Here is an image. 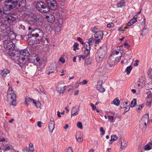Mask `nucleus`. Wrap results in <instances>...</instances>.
I'll use <instances>...</instances> for the list:
<instances>
[{
    "label": "nucleus",
    "mask_w": 152,
    "mask_h": 152,
    "mask_svg": "<svg viewBox=\"0 0 152 152\" xmlns=\"http://www.w3.org/2000/svg\"><path fill=\"white\" fill-rule=\"evenodd\" d=\"M48 7L42 1L38 2L36 4V8L43 13L49 12L50 10H55L57 8V3L55 0H46Z\"/></svg>",
    "instance_id": "obj_1"
},
{
    "label": "nucleus",
    "mask_w": 152,
    "mask_h": 152,
    "mask_svg": "<svg viewBox=\"0 0 152 152\" xmlns=\"http://www.w3.org/2000/svg\"><path fill=\"white\" fill-rule=\"evenodd\" d=\"M119 53V51H115L110 56L108 60L109 64L106 65V67L108 69H110L113 65L116 64L121 56V55L119 56H118V55Z\"/></svg>",
    "instance_id": "obj_2"
},
{
    "label": "nucleus",
    "mask_w": 152,
    "mask_h": 152,
    "mask_svg": "<svg viewBox=\"0 0 152 152\" xmlns=\"http://www.w3.org/2000/svg\"><path fill=\"white\" fill-rule=\"evenodd\" d=\"M43 35L42 31L38 29H35L33 30L31 32L30 34L28 36L27 42L30 45H33L35 43V41L32 39L33 37H41Z\"/></svg>",
    "instance_id": "obj_3"
},
{
    "label": "nucleus",
    "mask_w": 152,
    "mask_h": 152,
    "mask_svg": "<svg viewBox=\"0 0 152 152\" xmlns=\"http://www.w3.org/2000/svg\"><path fill=\"white\" fill-rule=\"evenodd\" d=\"M28 51L26 49L20 50L17 56V60L21 64L25 63V60L28 59Z\"/></svg>",
    "instance_id": "obj_4"
},
{
    "label": "nucleus",
    "mask_w": 152,
    "mask_h": 152,
    "mask_svg": "<svg viewBox=\"0 0 152 152\" xmlns=\"http://www.w3.org/2000/svg\"><path fill=\"white\" fill-rule=\"evenodd\" d=\"M16 97V95L14 93V91L12 87H9L7 91V99L8 102H11L10 104L14 106L16 105L15 102Z\"/></svg>",
    "instance_id": "obj_5"
},
{
    "label": "nucleus",
    "mask_w": 152,
    "mask_h": 152,
    "mask_svg": "<svg viewBox=\"0 0 152 152\" xmlns=\"http://www.w3.org/2000/svg\"><path fill=\"white\" fill-rule=\"evenodd\" d=\"M18 1L13 0H6L4 2L5 7L7 11L10 10L15 8L18 4Z\"/></svg>",
    "instance_id": "obj_6"
},
{
    "label": "nucleus",
    "mask_w": 152,
    "mask_h": 152,
    "mask_svg": "<svg viewBox=\"0 0 152 152\" xmlns=\"http://www.w3.org/2000/svg\"><path fill=\"white\" fill-rule=\"evenodd\" d=\"M107 52V48L106 47H102L99 49L96 54L97 59L99 61H101L104 58Z\"/></svg>",
    "instance_id": "obj_7"
},
{
    "label": "nucleus",
    "mask_w": 152,
    "mask_h": 152,
    "mask_svg": "<svg viewBox=\"0 0 152 152\" xmlns=\"http://www.w3.org/2000/svg\"><path fill=\"white\" fill-rule=\"evenodd\" d=\"M58 11L59 12H58V27L60 28V31H58V33L61 31L63 22V16L62 15L63 12L62 10L61 9L60 11Z\"/></svg>",
    "instance_id": "obj_8"
},
{
    "label": "nucleus",
    "mask_w": 152,
    "mask_h": 152,
    "mask_svg": "<svg viewBox=\"0 0 152 152\" xmlns=\"http://www.w3.org/2000/svg\"><path fill=\"white\" fill-rule=\"evenodd\" d=\"M27 20L29 24L35 25L38 19L35 15H30L28 16Z\"/></svg>",
    "instance_id": "obj_9"
},
{
    "label": "nucleus",
    "mask_w": 152,
    "mask_h": 152,
    "mask_svg": "<svg viewBox=\"0 0 152 152\" xmlns=\"http://www.w3.org/2000/svg\"><path fill=\"white\" fill-rule=\"evenodd\" d=\"M103 34L102 31H96L94 37L95 39L96 44H98L100 41V40L102 39Z\"/></svg>",
    "instance_id": "obj_10"
},
{
    "label": "nucleus",
    "mask_w": 152,
    "mask_h": 152,
    "mask_svg": "<svg viewBox=\"0 0 152 152\" xmlns=\"http://www.w3.org/2000/svg\"><path fill=\"white\" fill-rule=\"evenodd\" d=\"M3 46L6 49L9 50L13 47V45L12 42L5 40L3 43Z\"/></svg>",
    "instance_id": "obj_11"
},
{
    "label": "nucleus",
    "mask_w": 152,
    "mask_h": 152,
    "mask_svg": "<svg viewBox=\"0 0 152 152\" xmlns=\"http://www.w3.org/2000/svg\"><path fill=\"white\" fill-rule=\"evenodd\" d=\"M0 28L2 31H6V33L9 32V31L11 29L9 25L1 22H0Z\"/></svg>",
    "instance_id": "obj_12"
},
{
    "label": "nucleus",
    "mask_w": 152,
    "mask_h": 152,
    "mask_svg": "<svg viewBox=\"0 0 152 152\" xmlns=\"http://www.w3.org/2000/svg\"><path fill=\"white\" fill-rule=\"evenodd\" d=\"M106 74L105 72L101 68H99L98 70L95 72L94 75L96 76H99L100 77L103 76L104 75H105Z\"/></svg>",
    "instance_id": "obj_13"
},
{
    "label": "nucleus",
    "mask_w": 152,
    "mask_h": 152,
    "mask_svg": "<svg viewBox=\"0 0 152 152\" xmlns=\"http://www.w3.org/2000/svg\"><path fill=\"white\" fill-rule=\"evenodd\" d=\"M6 20L10 24L13 23L16 20V18L14 17L12 14H8L6 17Z\"/></svg>",
    "instance_id": "obj_14"
},
{
    "label": "nucleus",
    "mask_w": 152,
    "mask_h": 152,
    "mask_svg": "<svg viewBox=\"0 0 152 152\" xmlns=\"http://www.w3.org/2000/svg\"><path fill=\"white\" fill-rule=\"evenodd\" d=\"M29 147H26L23 150V152H37L34 150V146L32 144L30 143L29 144Z\"/></svg>",
    "instance_id": "obj_15"
},
{
    "label": "nucleus",
    "mask_w": 152,
    "mask_h": 152,
    "mask_svg": "<svg viewBox=\"0 0 152 152\" xmlns=\"http://www.w3.org/2000/svg\"><path fill=\"white\" fill-rule=\"evenodd\" d=\"M9 32H7L6 35H8L10 39L11 40H14L16 38V36L13 31L11 29L9 31Z\"/></svg>",
    "instance_id": "obj_16"
},
{
    "label": "nucleus",
    "mask_w": 152,
    "mask_h": 152,
    "mask_svg": "<svg viewBox=\"0 0 152 152\" xmlns=\"http://www.w3.org/2000/svg\"><path fill=\"white\" fill-rule=\"evenodd\" d=\"M102 83L103 82L102 80L99 81L97 83V90L101 92H103L105 91L104 89L102 86Z\"/></svg>",
    "instance_id": "obj_17"
},
{
    "label": "nucleus",
    "mask_w": 152,
    "mask_h": 152,
    "mask_svg": "<svg viewBox=\"0 0 152 152\" xmlns=\"http://www.w3.org/2000/svg\"><path fill=\"white\" fill-rule=\"evenodd\" d=\"M10 71L7 69H4L3 70H1L0 71V74L2 76L3 79H4L6 76L7 75L10 73Z\"/></svg>",
    "instance_id": "obj_18"
},
{
    "label": "nucleus",
    "mask_w": 152,
    "mask_h": 152,
    "mask_svg": "<svg viewBox=\"0 0 152 152\" xmlns=\"http://www.w3.org/2000/svg\"><path fill=\"white\" fill-rule=\"evenodd\" d=\"M76 138L77 141L79 142H81L83 141V137L81 134L80 132L76 133Z\"/></svg>",
    "instance_id": "obj_19"
},
{
    "label": "nucleus",
    "mask_w": 152,
    "mask_h": 152,
    "mask_svg": "<svg viewBox=\"0 0 152 152\" xmlns=\"http://www.w3.org/2000/svg\"><path fill=\"white\" fill-rule=\"evenodd\" d=\"M48 127L49 131L50 132H52L55 127V123L53 121L51 120V121L50 122Z\"/></svg>",
    "instance_id": "obj_20"
},
{
    "label": "nucleus",
    "mask_w": 152,
    "mask_h": 152,
    "mask_svg": "<svg viewBox=\"0 0 152 152\" xmlns=\"http://www.w3.org/2000/svg\"><path fill=\"white\" fill-rule=\"evenodd\" d=\"M59 89L58 90V92L59 94V95H63L66 90V86H60L59 88Z\"/></svg>",
    "instance_id": "obj_21"
},
{
    "label": "nucleus",
    "mask_w": 152,
    "mask_h": 152,
    "mask_svg": "<svg viewBox=\"0 0 152 152\" xmlns=\"http://www.w3.org/2000/svg\"><path fill=\"white\" fill-rule=\"evenodd\" d=\"M45 18L48 22L51 23L53 22L55 19L54 16L52 15H50L49 16L47 15Z\"/></svg>",
    "instance_id": "obj_22"
},
{
    "label": "nucleus",
    "mask_w": 152,
    "mask_h": 152,
    "mask_svg": "<svg viewBox=\"0 0 152 152\" xmlns=\"http://www.w3.org/2000/svg\"><path fill=\"white\" fill-rule=\"evenodd\" d=\"M79 109L77 110V109L75 108L74 107L73 108L72 110L71 111L72 115H76L78 113Z\"/></svg>",
    "instance_id": "obj_23"
},
{
    "label": "nucleus",
    "mask_w": 152,
    "mask_h": 152,
    "mask_svg": "<svg viewBox=\"0 0 152 152\" xmlns=\"http://www.w3.org/2000/svg\"><path fill=\"white\" fill-rule=\"evenodd\" d=\"M125 0H121L120 2L117 3V8H121L123 7L125 4Z\"/></svg>",
    "instance_id": "obj_24"
},
{
    "label": "nucleus",
    "mask_w": 152,
    "mask_h": 152,
    "mask_svg": "<svg viewBox=\"0 0 152 152\" xmlns=\"http://www.w3.org/2000/svg\"><path fill=\"white\" fill-rule=\"evenodd\" d=\"M111 138V140L109 142V144H112L114 141L118 139V137L115 134L112 135Z\"/></svg>",
    "instance_id": "obj_25"
},
{
    "label": "nucleus",
    "mask_w": 152,
    "mask_h": 152,
    "mask_svg": "<svg viewBox=\"0 0 152 152\" xmlns=\"http://www.w3.org/2000/svg\"><path fill=\"white\" fill-rule=\"evenodd\" d=\"M149 119V115L148 114L144 115L142 118V121L143 122H148Z\"/></svg>",
    "instance_id": "obj_26"
},
{
    "label": "nucleus",
    "mask_w": 152,
    "mask_h": 152,
    "mask_svg": "<svg viewBox=\"0 0 152 152\" xmlns=\"http://www.w3.org/2000/svg\"><path fill=\"white\" fill-rule=\"evenodd\" d=\"M112 104L117 106H118L120 104V101L118 98H116L112 102Z\"/></svg>",
    "instance_id": "obj_27"
},
{
    "label": "nucleus",
    "mask_w": 152,
    "mask_h": 152,
    "mask_svg": "<svg viewBox=\"0 0 152 152\" xmlns=\"http://www.w3.org/2000/svg\"><path fill=\"white\" fill-rule=\"evenodd\" d=\"M132 68V67L131 65L127 67L125 71L126 72L127 75H128L130 74Z\"/></svg>",
    "instance_id": "obj_28"
},
{
    "label": "nucleus",
    "mask_w": 152,
    "mask_h": 152,
    "mask_svg": "<svg viewBox=\"0 0 152 152\" xmlns=\"http://www.w3.org/2000/svg\"><path fill=\"white\" fill-rule=\"evenodd\" d=\"M32 100H34L33 99H31L29 97L26 98L25 99V103L28 106V105L29 104L30 102L32 101Z\"/></svg>",
    "instance_id": "obj_29"
},
{
    "label": "nucleus",
    "mask_w": 152,
    "mask_h": 152,
    "mask_svg": "<svg viewBox=\"0 0 152 152\" xmlns=\"http://www.w3.org/2000/svg\"><path fill=\"white\" fill-rule=\"evenodd\" d=\"M91 64V60L90 58H87L85 60L84 65L85 66H88L89 65Z\"/></svg>",
    "instance_id": "obj_30"
},
{
    "label": "nucleus",
    "mask_w": 152,
    "mask_h": 152,
    "mask_svg": "<svg viewBox=\"0 0 152 152\" xmlns=\"http://www.w3.org/2000/svg\"><path fill=\"white\" fill-rule=\"evenodd\" d=\"M5 11H7V10H5V7L3 6H0V14L1 15L5 14Z\"/></svg>",
    "instance_id": "obj_31"
},
{
    "label": "nucleus",
    "mask_w": 152,
    "mask_h": 152,
    "mask_svg": "<svg viewBox=\"0 0 152 152\" xmlns=\"http://www.w3.org/2000/svg\"><path fill=\"white\" fill-rule=\"evenodd\" d=\"M137 20H133L131 19L129 21L127 24V26H129L132 25L134 24V23L137 21Z\"/></svg>",
    "instance_id": "obj_32"
},
{
    "label": "nucleus",
    "mask_w": 152,
    "mask_h": 152,
    "mask_svg": "<svg viewBox=\"0 0 152 152\" xmlns=\"http://www.w3.org/2000/svg\"><path fill=\"white\" fill-rule=\"evenodd\" d=\"M33 102L35 104V106L37 107H39L40 106L41 103L40 102L37 101V102H35V100H32Z\"/></svg>",
    "instance_id": "obj_33"
},
{
    "label": "nucleus",
    "mask_w": 152,
    "mask_h": 152,
    "mask_svg": "<svg viewBox=\"0 0 152 152\" xmlns=\"http://www.w3.org/2000/svg\"><path fill=\"white\" fill-rule=\"evenodd\" d=\"M33 60H34V62H35L36 61L37 62L39 63V64H40L41 63V61L40 59V58L38 56L34 57Z\"/></svg>",
    "instance_id": "obj_34"
},
{
    "label": "nucleus",
    "mask_w": 152,
    "mask_h": 152,
    "mask_svg": "<svg viewBox=\"0 0 152 152\" xmlns=\"http://www.w3.org/2000/svg\"><path fill=\"white\" fill-rule=\"evenodd\" d=\"M121 148L122 149L125 148L127 146V143L126 142H122V141H121Z\"/></svg>",
    "instance_id": "obj_35"
},
{
    "label": "nucleus",
    "mask_w": 152,
    "mask_h": 152,
    "mask_svg": "<svg viewBox=\"0 0 152 152\" xmlns=\"http://www.w3.org/2000/svg\"><path fill=\"white\" fill-rule=\"evenodd\" d=\"M137 100L135 99H134L131 103V106L132 107H134L136 104Z\"/></svg>",
    "instance_id": "obj_36"
},
{
    "label": "nucleus",
    "mask_w": 152,
    "mask_h": 152,
    "mask_svg": "<svg viewBox=\"0 0 152 152\" xmlns=\"http://www.w3.org/2000/svg\"><path fill=\"white\" fill-rule=\"evenodd\" d=\"M147 30L145 28H143L142 30V32L141 34L142 36H145L147 33Z\"/></svg>",
    "instance_id": "obj_37"
},
{
    "label": "nucleus",
    "mask_w": 152,
    "mask_h": 152,
    "mask_svg": "<svg viewBox=\"0 0 152 152\" xmlns=\"http://www.w3.org/2000/svg\"><path fill=\"white\" fill-rule=\"evenodd\" d=\"M77 126L78 128L80 129H83V126L82 123L80 122H78L77 123Z\"/></svg>",
    "instance_id": "obj_38"
},
{
    "label": "nucleus",
    "mask_w": 152,
    "mask_h": 152,
    "mask_svg": "<svg viewBox=\"0 0 152 152\" xmlns=\"http://www.w3.org/2000/svg\"><path fill=\"white\" fill-rule=\"evenodd\" d=\"M152 148L149 146V145L148 144H147L146 145H145L144 146V149L146 151H148L151 149Z\"/></svg>",
    "instance_id": "obj_39"
},
{
    "label": "nucleus",
    "mask_w": 152,
    "mask_h": 152,
    "mask_svg": "<svg viewBox=\"0 0 152 152\" xmlns=\"http://www.w3.org/2000/svg\"><path fill=\"white\" fill-rule=\"evenodd\" d=\"M91 30L92 32L95 33L97 31V30H98V29L96 26H95L91 28Z\"/></svg>",
    "instance_id": "obj_40"
},
{
    "label": "nucleus",
    "mask_w": 152,
    "mask_h": 152,
    "mask_svg": "<svg viewBox=\"0 0 152 152\" xmlns=\"http://www.w3.org/2000/svg\"><path fill=\"white\" fill-rule=\"evenodd\" d=\"M108 120L111 123H113L114 119V117L113 116H111L110 115H108Z\"/></svg>",
    "instance_id": "obj_41"
},
{
    "label": "nucleus",
    "mask_w": 152,
    "mask_h": 152,
    "mask_svg": "<svg viewBox=\"0 0 152 152\" xmlns=\"http://www.w3.org/2000/svg\"><path fill=\"white\" fill-rule=\"evenodd\" d=\"M78 44L77 43H75L74 45V48L73 50L75 51L76 50V49H78L79 48L78 47Z\"/></svg>",
    "instance_id": "obj_42"
},
{
    "label": "nucleus",
    "mask_w": 152,
    "mask_h": 152,
    "mask_svg": "<svg viewBox=\"0 0 152 152\" xmlns=\"http://www.w3.org/2000/svg\"><path fill=\"white\" fill-rule=\"evenodd\" d=\"M11 148L9 146H7L5 147L4 149V151H10L11 149Z\"/></svg>",
    "instance_id": "obj_43"
},
{
    "label": "nucleus",
    "mask_w": 152,
    "mask_h": 152,
    "mask_svg": "<svg viewBox=\"0 0 152 152\" xmlns=\"http://www.w3.org/2000/svg\"><path fill=\"white\" fill-rule=\"evenodd\" d=\"M93 37H92L89 39L88 42L87 43V44H89L90 45H92L93 44L92 41L93 40Z\"/></svg>",
    "instance_id": "obj_44"
},
{
    "label": "nucleus",
    "mask_w": 152,
    "mask_h": 152,
    "mask_svg": "<svg viewBox=\"0 0 152 152\" xmlns=\"http://www.w3.org/2000/svg\"><path fill=\"white\" fill-rule=\"evenodd\" d=\"M114 24L113 23H110L107 25V27L109 28H112L114 26Z\"/></svg>",
    "instance_id": "obj_45"
},
{
    "label": "nucleus",
    "mask_w": 152,
    "mask_h": 152,
    "mask_svg": "<svg viewBox=\"0 0 152 152\" xmlns=\"http://www.w3.org/2000/svg\"><path fill=\"white\" fill-rule=\"evenodd\" d=\"M84 54L86 56H87L90 53V50H84Z\"/></svg>",
    "instance_id": "obj_46"
},
{
    "label": "nucleus",
    "mask_w": 152,
    "mask_h": 152,
    "mask_svg": "<svg viewBox=\"0 0 152 152\" xmlns=\"http://www.w3.org/2000/svg\"><path fill=\"white\" fill-rule=\"evenodd\" d=\"M58 2L61 6H64L65 2V0H58Z\"/></svg>",
    "instance_id": "obj_47"
},
{
    "label": "nucleus",
    "mask_w": 152,
    "mask_h": 152,
    "mask_svg": "<svg viewBox=\"0 0 152 152\" xmlns=\"http://www.w3.org/2000/svg\"><path fill=\"white\" fill-rule=\"evenodd\" d=\"M66 152H73L72 148L70 147H69L66 149Z\"/></svg>",
    "instance_id": "obj_48"
},
{
    "label": "nucleus",
    "mask_w": 152,
    "mask_h": 152,
    "mask_svg": "<svg viewBox=\"0 0 152 152\" xmlns=\"http://www.w3.org/2000/svg\"><path fill=\"white\" fill-rule=\"evenodd\" d=\"M86 47L85 50H90V45L89 44H87L86 45Z\"/></svg>",
    "instance_id": "obj_49"
},
{
    "label": "nucleus",
    "mask_w": 152,
    "mask_h": 152,
    "mask_svg": "<svg viewBox=\"0 0 152 152\" xmlns=\"http://www.w3.org/2000/svg\"><path fill=\"white\" fill-rule=\"evenodd\" d=\"M54 64H52L51 65L50 67L51 68H53V70L54 71L57 68V67L56 66V65H55V67L54 66Z\"/></svg>",
    "instance_id": "obj_50"
},
{
    "label": "nucleus",
    "mask_w": 152,
    "mask_h": 152,
    "mask_svg": "<svg viewBox=\"0 0 152 152\" xmlns=\"http://www.w3.org/2000/svg\"><path fill=\"white\" fill-rule=\"evenodd\" d=\"M144 105L143 104L140 105L137 107V108H136L137 110H140L144 107Z\"/></svg>",
    "instance_id": "obj_51"
},
{
    "label": "nucleus",
    "mask_w": 152,
    "mask_h": 152,
    "mask_svg": "<svg viewBox=\"0 0 152 152\" xmlns=\"http://www.w3.org/2000/svg\"><path fill=\"white\" fill-rule=\"evenodd\" d=\"M59 61L61 62L63 64H64L65 62V60L63 58V57H61V58L59 59Z\"/></svg>",
    "instance_id": "obj_52"
},
{
    "label": "nucleus",
    "mask_w": 152,
    "mask_h": 152,
    "mask_svg": "<svg viewBox=\"0 0 152 152\" xmlns=\"http://www.w3.org/2000/svg\"><path fill=\"white\" fill-rule=\"evenodd\" d=\"M41 72V68L39 67H38L36 73H37V74H40Z\"/></svg>",
    "instance_id": "obj_53"
},
{
    "label": "nucleus",
    "mask_w": 152,
    "mask_h": 152,
    "mask_svg": "<svg viewBox=\"0 0 152 152\" xmlns=\"http://www.w3.org/2000/svg\"><path fill=\"white\" fill-rule=\"evenodd\" d=\"M77 40L80 42L82 44H84L83 42V41L82 39L79 37H78L77 38Z\"/></svg>",
    "instance_id": "obj_54"
},
{
    "label": "nucleus",
    "mask_w": 152,
    "mask_h": 152,
    "mask_svg": "<svg viewBox=\"0 0 152 152\" xmlns=\"http://www.w3.org/2000/svg\"><path fill=\"white\" fill-rule=\"evenodd\" d=\"M91 106L92 107V109L93 110H94L96 109V107L95 106L94 104L92 103L91 104Z\"/></svg>",
    "instance_id": "obj_55"
},
{
    "label": "nucleus",
    "mask_w": 152,
    "mask_h": 152,
    "mask_svg": "<svg viewBox=\"0 0 152 152\" xmlns=\"http://www.w3.org/2000/svg\"><path fill=\"white\" fill-rule=\"evenodd\" d=\"M87 82H88L87 81L85 80H84L82 82L79 83V84H86L87 83Z\"/></svg>",
    "instance_id": "obj_56"
},
{
    "label": "nucleus",
    "mask_w": 152,
    "mask_h": 152,
    "mask_svg": "<svg viewBox=\"0 0 152 152\" xmlns=\"http://www.w3.org/2000/svg\"><path fill=\"white\" fill-rule=\"evenodd\" d=\"M143 78L142 77L139 80L138 82L141 84V83H143Z\"/></svg>",
    "instance_id": "obj_57"
},
{
    "label": "nucleus",
    "mask_w": 152,
    "mask_h": 152,
    "mask_svg": "<svg viewBox=\"0 0 152 152\" xmlns=\"http://www.w3.org/2000/svg\"><path fill=\"white\" fill-rule=\"evenodd\" d=\"M100 131L102 133V135L104 134L105 133V131L103 130V128L102 127L100 128Z\"/></svg>",
    "instance_id": "obj_58"
},
{
    "label": "nucleus",
    "mask_w": 152,
    "mask_h": 152,
    "mask_svg": "<svg viewBox=\"0 0 152 152\" xmlns=\"http://www.w3.org/2000/svg\"><path fill=\"white\" fill-rule=\"evenodd\" d=\"M151 103L150 102H147L146 105L147 106L150 107L151 105Z\"/></svg>",
    "instance_id": "obj_59"
},
{
    "label": "nucleus",
    "mask_w": 152,
    "mask_h": 152,
    "mask_svg": "<svg viewBox=\"0 0 152 152\" xmlns=\"http://www.w3.org/2000/svg\"><path fill=\"white\" fill-rule=\"evenodd\" d=\"M42 122L41 121H38L37 122V125L39 127H41L42 126L41 124Z\"/></svg>",
    "instance_id": "obj_60"
},
{
    "label": "nucleus",
    "mask_w": 152,
    "mask_h": 152,
    "mask_svg": "<svg viewBox=\"0 0 152 152\" xmlns=\"http://www.w3.org/2000/svg\"><path fill=\"white\" fill-rule=\"evenodd\" d=\"M135 62L136 63H134V66H137L138 65V63L139 62V61L137 60H135Z\"/></svg>",
    "instance_id": "obj_61"
},
{
    "label": "nucleus",
    "mask_w": 152,
    "mask_h": 152,
    "mask_svg": "<svg viewBox=\"0 0 152 152\" xmlns=\"http://www.w3.org/2000/svg\"><path fill=\"white\" fill-rule=\"evenodd\" d=\"M69 127V125L67 124H66L64 126V129L65 130H66Z\"/></svg>",
    "instance_id": "obj_62"
},
{
    "label": "nucleus",
    "mask_w": 152,
    "mask_h": 152,
    "mask_svg": "<svg viewBox=\"0 0 152 152\" xmlns=\"http://www.w3.org/2000/svg\"><path fill=\"white\" fill-rule=\"evenodd\" d=\"M79 91L78 90H77L75 91L74 95L75 96L77 95L79 93Z\"/></svg>",
    "instance_id": "obj_63"
},
{
    "label": "nucleus",
    "mask_w": 152,
    "mask_h": 152,
    "mask_svg": "<svg viewBox=\"0 0 152 152\" xmlns=\"http://www.w3.org/2000/svg\"><path fill=\"white\" fill-rule=\"evenodd\" d=\"M136 86L137 87H139L141 85V84L137 82V83H135Z\"/></svg>",
    "instance_id": "obj_64"
}]
</instances>
